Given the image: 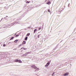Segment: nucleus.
<instances>
[{
    "label": "nucleus",
    "instance_id": "f257e3e1",
    "mask_svg": "<svg viewBox=\"0 0 76 76\" xmlns=\"http://www.w3.org/2000/svg\"><path fill=\"white\" fill-rule=\"evenodd\" d=\"M31 67L33 68L34 69H36V70H39V68L37 67V66L34 65L31 66Z\"/></svg>",
    "mask_w": 76,
    "mask_h": 76
},
{
    "label": "nucleus",
    "instance_id": "f03ea898",
    "mask_svg": "<svg viewBox=\"0 0 76 76\" xmlns=\"http://www.w3.org/2000/svg\"><path fill=\"white\" fill-rule=\"evenodd\" d=\"M14 61L16 63L18 62V63H22V61H21L20 60H19L18 59H16Z\"/></svg>",
    "mask_w": 76,
    "mask_h": 76
},
{
    "label": "nucleus",
    "instance_id": "7ed1b4c3",
    "mask_svg": "<svg viewBox=\"0 0 76 76\" xmlns=\"http://www.w3.org/2000/svg\"><path fill=\"white\" fill-rule=\"evenodd\" d=\"M50 62H48L47 63L46 65H45V67H47L48 66V65H50Z\"/></svg>",
    "mask_w": 76,
    "mask_h": 76
},
{
    "label": "nucleus",
    "instance_id": "20e7f679",
    "mask_svg": "<svg viewBox=\"0 0 76 76\" xmlns=\"http://www.w3.org/2000/svg\"><path fill=\"white\" fill-rule=\"evenodd\" d=\"M26 44V41H25V40H24L22 42V44L23 45V44Z\"/></svg>",
    "mask_w": 76,
    "mask_h": 76
},
{
    "label": "nucleus",
    "instance_id": "39448f33",
    "mask_svg": "<svg viewBox=\"0 0 76 76\" xmlns=\"http://www.w3.org/2000/svg\"><path fill=\"white\" fill-rule=\"evenodd\" d=\"M47 4H51V2L49 1H48L47 2Z\"/></svg>",
    "mask_w": 76,
    "mask_h": 76
},
{
    "label": "nucleus",
    "instance_id": "423d86ee",
    "mask_svg": "<svg viewBox=\"0 0 76 76\" xmlns=\"http://www.w3.org/2000/svg\"><path fill=\"white\" fill-rule=\"evenodd\" d=\"M68 74L69 73H66L64 74V76H68Z\"/></svg>",
    "mask_w": 76,
    "mask_h": 76
},
{
    "label": "nucleus",
    "instance_id": "0eeeda50",
    "mask_svg": "<svg viewBox=\"0 0 76 76\" xmlns=\"http://www.w3.org/2000/svg\"><path fill=\"white\" fill-rule=\"evenodd\" d=\"M29 35H30V33H28L26 35V36H28V37H29Z\"/></svg>",
    "mask_w": 76,
    "mask_h": 76
},
{
    "label": "nucleus",
    "instance_id": "6e6552de",
    "mask_svg": "<svg viewBox=\"0 0 76 76\" xmlns=\"http://www.w3.org/2000/svg\"><path fill=\"white\" fill-rule=\"evenodd\" d=\"M18 41V40H16L14 41V42L15 43H16Z\"/></svg>",
    "mask_w": 76,
    "mask_h": 76
},
{
    "label": "nucleus",
    "instance_id": "1a4fd4ad",
    "mask_svg": "<svg viewBox=\"0 0 76 76\" xmlns=\"http://www.w3.org/2000/svg\"><path fill=\"white\" fill-rule=\"evenodd\" d=\"M28 39V37H26L25 39V40H27Z\"/></svg>",
    "mask_w": 76,
    "mask_h": 76
},
{
    "label": "nucleus",
    "instance_id": "9d476101",
    "mask_svg": "<svg viewBox=\"0 0 76 76\" xmlns=\"http://www.w3.org/2000/svg\"><path fill=\"white\" fill-rule=\"evenodd\" d=\"M37 29H35L34 30V33H35V32H36V31H37Z\"/></svg>",
    "mask_w": 76,
    "mask_h": 76
},
{
    "label": "nucleus",
    "instance_id": "9b49d317",
    "mask_svg": "<svg viewBox=\"0 0 76 76\" xmlns=\"http://www.w3.org/2000/svg\"><path fill=\"white\" fill-rule=\"evenodd\" d=\"M13 38H14V37H12L10 39V40H12V39H13Z\"/></svg>",
    "mask_w": 76,
    "mask_h": 76
},
{
    "label": "nucleus",
    "instance_id": "f8f14e48",
    "mask_svg": "<svg viewBox=\"0 0 76 76\" xmlns=\"http://www.w3.org/2000/svg\"><path fill=\"white\" fill-rule=\"evenodd\" d=\"M30 1H27L26 3H30Z\"/></svg>",
    "mask_w": 76,
    "mask_h": 76
},
{
    "label": "nucleus",
    "instance_id": "ddd939ff",
    "mask_svg": "<svg viewBox=\"0 0 76 76\" xmlns=\"http://www.w3.org/2000/svg\"><path fill=\"white\" fill-rule=\"evenodd\" d=\"M41 27H39V30H41Z\"/></svg>",
    "mask_w": 76,
    "mask_h": 76
},
{
    "label": "nucleus",
    "instance_id": "4468645a",
    "mask_svg": "<svg viewBox=\"0 0 76 76\" xmlns=\"http://www.w3.org/2000/svg\"><path fill=\"white\" fill-rule=\"evenodd\" d=\"M6 44H3V47H5V46H6Z\"/></svg>",
    "mask_w": 76,
    "mask_h": 76
},
{
    "label": "nucleus",
    "instance_id": "2eb2a0df",
    "mask_svg": "<svg viewBox=\"0 0 76 76\" xmlns=\"http://www.w3.org/2000/svg\"><path fill=\"white\" fill-rule=\"evenodd\" d=\"M23 49L24 50H26V49H27L26 48H23Z\"/></svg>",
    "mask_w": 76,
    "mask_h": 76
},
{
    "label": "nucleus",
    "instance_id": "dca6fc26",
    "mask_svg": "<svg viewBox=\"0 0 76 76\" xmlns=\"http://www.w3.org/2000/svg\"><path fill=\"white\" fill-rule=\"evenodd\" d=\"M39 35H38V38H39Z\"/></svg>",
    "mask_w": 76,
    "mask_h": 76
},
{
    "label": "nucleus",
    "instance_id": "f3484780",
    "mask_svg": "<svg viewBox=\"0 0 76 76\" xmlns=\"http://www.w3.org/2000/svg\"><path fill=\"white\" fill-rule=\"evenodd\" d=\"M18 36H19V35H16L15 36V37H18Z\"/></svg>",
    "mask_w": 76,
    "mask_h": 76
},
{
    "label": "nucleus",
    "instance_id": "a211bd4d",
    "mask_svg": "<svg viewBox=\"0 0 76 76\" xmlns=\"http://www.w3.org/2000/svg\"><path fill=\"white\" fill-rule=\"evenodd\" d=\"M48 12H50V9H48Z\"/></svg>",
    "mask_w": 76,
    "mask_h": 76
},
{
    "label": "nucleus",
    "instance_id": "6ab92c4d",
    "mask_svg": "<svg viewBox=\"0 0 76 76\" xmlns=\"http://www.w3.org/2000/svg\"><path fill=\"white\" fill-rule=\"evenodd\" d=\"M13 50H17V49H13Z\"/></svg>",
    "mask_w": 76,
    "mask_h": 76
},
{
    "label": "nucleus",
    "instance_id": "aec40b11",
    "mask_svg": "<svg viewBox=\"0 0 76 76\" xmlns=\"http://www.w3.org/2000/svg\"><path fill=\"white\" fill-rule=\"evenodd\" d=\"M54 74V72H53V73L52 74V75L53 76V75Z\"/></svg>",
    "mask_w": 76,
    "mask_h": 76
},
{
    "label": "nucleus",
    "instance_id": "412c9836",
    "mask_svg": "<svg viewBox=\"0 0 76 76\" xmlns=\"http://www.w3.org/2000/svg\"><path fill=\"white\" fill-rule=\"evenodd\" d=\"M21 45H20V46H21Z\"/></svg>",
    "mask_w": 76,
    "mask_h": 76
},
{
    "label": "nucleus",
    "instance_id": "4be33fe9",
    "mask_svg": "<svg viewBox=\"0 0 76 76\" xmlns=\"http://www.w3.org/2000/svg\"><path fill=\"white\" fill-rule=\"evenodd\" d=\"M21 49H22V48H21Z\"/></svg>",
    "mask_w": 76,
    "mask_h": 76
},
{
    "label": "nucleus",
    "instance_id": "5701e85b",
    "mask_svg": "<svg viewBox=\"0 0 76 76\" xmlns=\"http://www.w3.org/2000/svg\"><path fill=\"white\" fill-rule=\"evenodd\" d=\"M29 52H28V53H29Z\"/></svg>",
    "mask_w": 76,
    "mask_h": 76
}]
</instances>
